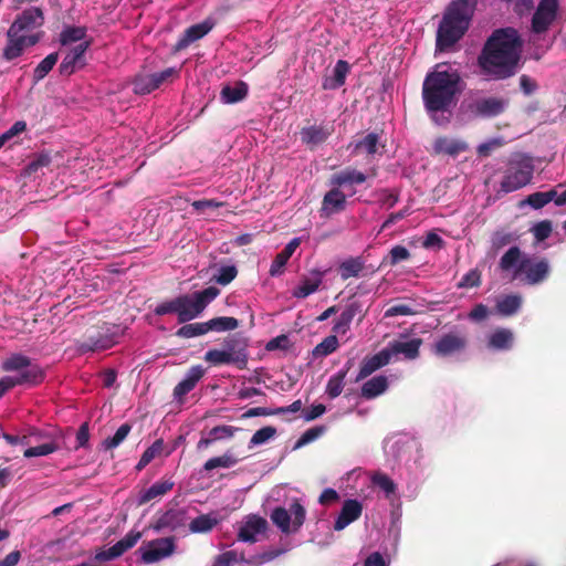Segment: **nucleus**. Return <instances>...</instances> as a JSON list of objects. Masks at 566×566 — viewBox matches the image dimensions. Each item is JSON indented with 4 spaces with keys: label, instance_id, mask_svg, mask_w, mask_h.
Returning a JSON list of instances; mask_svg holds the SVG:
<instances>
[{
    "label": "nucleus",
    "instance_id": "obj_1",
    "mask_svg": "<svg viewBox=\"0 0 566 566\" xmlns=\"http://www.w3.org/2000/svg\"><path fill=\"white\" fill-rule=\"evenodd\" d=\"M523 41L514 28L496 29L488 38L478 57L479 66L495 80L515 75L520 69Z\"/></svg>",
    "mask_w": 566,
    "mask_h": 566
},
{
    "label": "nucleus",
    "instance_id": "obj_2",
    "mask_svg": "<svg viewBox=\"0 0 566 566\" xmlns=\"http://www.w3.org/2000/svg\"><path fill=\"white\" fill-rule=\"evenodd\" d=\"M464 88V82L458 70L447 64H437L427 73L422 83V102L430 115L449 112Z\"/></svg>",
    "mask_w": 566,
    "mask_h": 566
},
{
    "label": "nucleus",
    "instance_id": "obj_3",
    "mask_svg": "<svg viewBox=\"0 0 566 566\" xmlns=\"http://www.w3.org/2000/svg\"><path fill=\"white\" fill-rule=\"evenodd\" d=\"M478 0H453L446 8L437 31L436 48L447 51L469 30Z\"/></svg>",
    "mask_w": 566,
    "mask_h": 566
},
{
    "label": "nucleus",
    "instance_id": "obj_4",
    "mask_svg": "<svg viewBox=\"0 0 566 566\" xmlns=\"http://www.w3.org/2000/svg\"><path fill=\"white\" fill-rule=\"evenodd\" d=\"M478 0H453L446 8L437 31L436 48L447 51L469 30Z\"/></svg>",
    "mask_w": 566,
    "mask_h": 566
},
{
    "label": "nucleus",
    "instance_id": "obj_5",
    "mask_svg": "<svg viewBox=\"0 0 566 566\" xmlns=\"http://www.w3.org/2000/svg\"><path fill=\"white\" fill-rule=\"evenodd\" d=\"M220 293L216 286H209L192 294L180 295L179 323L185 324L197 318Z\"/></svg>",
    "mask_w": 566,
    "mask_h": 566
},
{
    "label": "nucleus",
    "instance_id": "obj_6",
    "mask_svg": "<svg viewBox=\"0 0 566 566\" xmlns=\"http://www.w3.org/2000/svg\"><path fill=\"white\" fill-rule=\"evenodd\" d=\"M509 106V101L500 96H485L465 99L461 109L472 118H493L503 114Z\"/></svg>",
    "mask_w": 566,
    "mask_h": 566
},
{
    "label": "nucleus",
    "instance_id": "obj_7",
    "mask_svg": "<svg viewBox=\"0 0 566 566\" xmlns=\"http://www.w3.org/2000/svg\"><path fill=\"white\" fill-rule=\"evenodd\" d=\"M533 171L531 159L511 160L500 185L501 191L510 193L523 188L532 180Z\"/></svg>",
    "mask_w": 566,
    "mask_h": 566
},
{
    "label": "nucleus",
    "instance_id": "obj_8",
    "mask_svg": "<svg viewBox=\"0 0 566 566\" xmlns=\"http://www.w3.org/2000/svg\"><path fill=\"white\" fill-rule=\"evenodd\" d=\"M551 272L547 259L538 256H524L516 266L513 279H520L527 285H536L544 282Z\"/></svg>",
    "mask_w": 566,
    "mask_h": 566
},
{
    "label": "nucleus",
    "instance_id": "obj_9",
    "mask_svg": "<svg viewBox=\"0 0 566 566\" xmlns=\"http://www.w3.org/2000/svg\"><path fill=\"white\" fill-rule=\"evenodd\" d=\"M468 347V337L460 331H452L439 336L432 344L437 357L447 358L462 354Z\"/></svg>",
    "mask_w": 566,
    "mask_h": 566
},
{
    "label": "nucleus",
    "instance_id": "obj_10",
    "mask_svg": "<svg viewBox=\"0 0 566 566\" xmlns=\"http://www.w3.org/2000/svg\"><path fill=\"white\" fill-rule=\"evenodd\" d=\"M116 344L115 335L108 328L101 327L92 331L78 342L77 349L82 353L105 350Z\"/></svg>",
    "mask_w": 566,
    "mask_h": 566
},
{
    "label": "nucleus",
    "instance_id": "obj_11",
    "mask_svg": "<svg viewBox=\"0 0 566 566\" xmlns=\"http://www.w3.org/2000/svg\"><path fill=\"white\" fill-rule=\"evenodd\" d=\"M558 8V0H541L532 17V30L538 34L546 32L555 21Z\"/></svg>",
    "mask_w": 566,
    "mask_h": 566
},
{
    "label": "nucleus",
    "instance_id": "obj_12",
    "mask_svg": "<svg viewBox=\"0 0 566 566\" xmlns=\"http://www.w3.org/2000/svg\"><path fill=\"white\" fill-rule=\"evenodd\" d=\"M177 74L172 67L153 74H139L133 80V92L138 95L149 94L158 88L164 82Z\"/></svg>",
    "mask_w": 566,
    "mask_h": 566
},
{
    "label": "nucleus",
    "instance_id": "obj_13",
    "mask_svg": "<svg viewBox=\"0 0 566 566\" xmlns=\"http://www.w3.org/2000/svg\"><path fill=\"white\" fill-rule=\"evenodd\" d=\"M44 24V14L41 8L32 7L18 14L9 27L11 34H21L41 28Z\"/></svg>",
    "mask_w": 566,
    "mask_h": 566
},
{
    "label": "nucleus",
    "instance_id": "obj_14",
    "mask_svg": "<svg viewBox=\"0 0 566 566\" xmlns=\"http://www.w3.org/2000/svg\"><path fill=\"white\" fill-rule=\"evenodd\" d=\"M142 533L138 531H130L127 533L122 539H119L117 543H115L113 546H111L107 549H102L97 552L93 560L98 564V566L107 560L115 559L119 556H122L125 552L130 549L136 545V543L140 539Z\"/></svg>",
    "mask_w": 566,
    "mask_h": 566
},
{
    "label": "nucleus",
    "instance_id": "obj_15",
    "mask_svg": "<svg viewBox=\"0 0 566 566\" xmlns=\"http://www.w3.org/2000/svg\"><path fill=\"white\" fill-rule=\"evenodd\" d=\"M248 347V338L239 334L229 335L222 342V350L232 357L233 365L239 369L247 367L249 359Z\"/></svg>",
    "mask_w": 566,
    "mask_h": 566
},
{
    "label": "nucleus",
    "instance_id": "obj_16",
    "mask_svg": "<svg viewBox=\"0 0 566 566\" xmlns=\"http://www.w3.org/2000/svg\"><path fill=\"white\" fill-rule=\"evenodd\" d=\"M333 133L334 126L331 123L314 124L303 127L300 132V138L310 150H314L324 144Z\"/></svg>",
    "mask_w": 566,
    "mask_h": 566
},
{
    "label": "nucleus",
    "instance_id": "obj_17",
    "mask_svg": "<svg viewBox=\"0 0 566 566\" xmlns=\"http://www.w3.org/2000/svg\"><path fill=\"white\" fill-rule=\"evenodd\" d=\"M175 544L171 538H159L149 542L147 548H139L142 560L145 564L156 563L174 553Z\"/></svg>",
    "mask_w": 566,
    "mask_h": 566
},
{
    "label": "nucleus",
    "instance_id": "obj_18",
    "mask_svg": "<svg viewBox=\"0 0 566 566\" xmlns=\"http://www.w3.org/2000/svg\"><path fill=\"white\" fill-rule=\"evenodd\" d=\"M213 27L214 22L211 19H206L200 23L187 28L174 45V52H179L187 49L191 43L207 35L213 29Z\"/></svg>",
    "mask_w": 566,
    "mask_h": 566
},
{
    "label": "nucleus",
    "instance_id": "obj_19",
    "mask_svg": "<svg viewBox=\"0 0 566 566\" xmlns=\"http://www.w3.org/2000/svg\"><path fill=\"white\" fill-rule=\"evenodd\" d=\"M391 359V353L389 349H381L373 356H367L363 359L358 375L355 378V382H359L370 376L379 368L389 364Z\"/></svg>",
    "mask_w": 566,
    "mask_h": 566
},
{
    "label": "nucleus",
    "instance_id": "obj_20",
    "mask_svg": "<svg viewBox=\"0 0 566 566\" xmlns=\"http://www.w3.org/2000/svg\"><path fill=\"white\" fill-rule=\"evenodd\" d=\"M41 382V374L38 369L33 368L23 374L14 376H6L0 379V398L10 389L15 386H35Z\"/></svg>",
    "mask_w": 566,
    "mask_h": 566
},
{
    "label": "nucleus",
    "instance_id": "obj_21",
    "mask_svg": "<svg viewBox=\"0 0 566 566\" xmlns=\"http://www.w3.org/2000/svg\"><path fill=\"white\" fill-rule=\"evenodd\" d=\"M346 196L338 187H333L327 191L322 200L321 217H331L346 209Z\"/></svg>",
    "mask_w": 566,
    "mask_h": 566
},
{
    "label": "nucleus",
    "instance_id": "obj_22",
    "mask_svg": "<svg viewBox=\"0 0 566 566\" xmlns=\"http://www.w3.org/2000/svg\"><path fill=\"white\" fill-rule=\"evenodd\" d=\"M363 513V504L358 500H345L340 509L339 515L334 523V530L339 532L349 524L357 521Z\"/></svg>",
    "mask_w": 566,
    "mask_h": 566
},
{
    "label": "nucleus",
    "instance_id": "obj_23",
    "mask_svg": "<svg viewBox=\"0 0 566 566\" xmlns=\"http://www.w3.org/2000/svg\"><path fill=\"white\" fill-rule=\"evenodd\" d=\"M92 44V40L81 42L76 46L70 50V52L64 56L62 63L60 64V73L62 75H71L74 73L76 65L81 63L84 57L85 52Z\"/></svg>",
    "mask_w": 566,
    "mask_h": 566
},
{
    "label": "nucleus",
    "instance_id": "obj_24",
    "mask_svg": "<svg viewBox=\"0 0 566 566\" xmlns=\"http://www.w3.org/2000/svg\"><path fill=\"white\" fill-rule=\"evenodd\" d=\"M205 368L201 365H195L187 371L186 377L174 388V397L181 400L184 396L190 392L205 375Z\"/></svg>",
    "mask_w": 566,
    "mask_h": 566
},
{
    "label": "nucleus",
    "instance_id": "obj_25",
    "mask_svg": "<svg viewBox=\"0 0 566 566\" xmlns=\"http://www.w3.org/2000/svg\"><path fill=\"white\" fill-rule=\"evenodd\" d=\"M356 315H360V318L364 316L363 305L358 301H353L344 308L336 319L333 326V332L335 334H346Z\"/></svg>",
    "mask_w": 566,
    "mask_h": 566
},
{
    "label": "nucleus",
    "instance_id": "obj_26",
    "mask_svg": "<svg viewBox=\"0 0 566 566\" xmlns=\"http://www.w3.org/2000/svg\"><path fill=\"white\" fill-rule=\"evenodd\" d=\"M266 525V520L252 515L243 525L240 526L238 538L242 542L255 543L256 534L265 531Z\"/></svg>",
    "mask_w": 566,
    "mask_h": 566
},
{
    "label": "nucleus",
    "instance_id": "obj_27",
    "mask_svg": "<svg viewBox=\"0 0 566 566\" xmlns=\"http://www.w3.org/2000/svg\"><path fill=\"white\" fill-rule=\"evenodd\" d=\"M433 151L437 155H449L452 157L468 149V144L460 139L449 138L447 136L438 137L433 142Z\"/></svg>",
    "mask_w": 566,
    "mask_h": 566
},
{
    "label": "nucleus",
    "instance_id": "obj_28",
    "mask_svg": "<svg viewBox=\"0 0 566 566\" xmlns=\"http://www.w3.org/2000/svg\"><path fill=\"white\" fill-rule=\"evenodd\" d=\"M38 369L41 374V382L44 379L43 370L38 366L31 363V359L28 356L22 354H13L2 363V369L4 371H17L19 374H23L30 369Z\"/></svg>",
    "mask_w": 566,
    "mask_h": 566
},
{
    "label": "nucleus",
    "instance_id": "obj_29",
    "mask_svg": "<svg viewBox=\"0 0 566 566\" xmlns=\"http://www.w3.org/2000/svg\"><path fill=\"white\" fill-rule=\"evenodd\" d=\"M422 344L420 338H411L409 340H394L389 343V346L386 349L392 355H403L407 359H415L419 356V349Z\"/></svg>",
    "mask_w": 566,
    "mask_h": 566
},
{
    "label": "nucleus",
    "instance_id": "obj_30",
    "mask_svg": "<svg viewBox=\"0 0 566 566\" xmlns=\"http://www.w3.org/2000/svg\"><path fill=\"white\" fill-rule=\"evenodd\" d=\"M11 31H7L6 33V45L2 50L1 57L6 62H12L20 56L23 55L25 48L23 45V40L20 38V34H11Z\"/></svg>",
    "mask_w": 566,
    "mask_h": 566
},
{
    "label": "nucleus",
    "instance_id": "obj_31",
    "mask_svg": "<svg viewBox=\"0 0 566 566\" xmlns=\"http://www.w3.org/2000/svg\"><path fill=\"white\" fill-rule=\"evenodd\" d=\"M349 64L345 60H338L333 69V75L326 76L323 81L324 90H336L345 84L349 72Z\"/></svg>",
    "mask_w": 566,
    "mask_h": 566
},
{
    "label": "nucleus",
    "instance_id": "obj_32",
    "mask_svg": "<svg viewBox=\"0 0 566 566\" xmlns=\"http://www.w3.org/2000/svg\"><path fill=\"white\" fill-rule=\"evenodd\" d=\"M388 385V378L386 376H375L363 384L360 396L367 400L374 399L384 394Z\"/></svg>",
    "mask_w": 566,
    "mask_h": 566
},
{
    "label": "nucleus",
    "instance_id": "obj_33",
    "mask_svg": "<svg viewBox=\"0 0 566 566\" xmlns=\"http://www.w3.org/2000/svg\"><path fill=\"white\" fill-rule=\"evenodd\" d=\"M367 176L354 168H346L332 176L331 184L335 187H342L345 185H359L365 182Z\"/></svg>",
    "mask_w": 566,
    "mask_h": 566
},
{
    "label": "nucleus",
    "instance_id": "obj_34",
    "mask_svg": "<svg viewBox=\"0 0 566 566\" xmlns=\"http://www.w3.org/2000/svg\"><path fill=\"white\" fill-rule=\"evenodd\" d=\"M248 95V85L239 81L234 86L224 85L220 92V99L223 104H234L243 101Z\"/></svg>",
    "mask_w": 566,
    "mask_h": 566
},
{
    "label": "nucleus",
    "instance_id": "obj_35",
    "mask_svg": "<svg viewBox=\"0 0 566 566\" xmlns=\"http://www.w3.org/2000/svg\"><path fill=\"white\" fill-rule=\"evenodd\" d=\"M513 333L507 328H497L490 336L488 346L496 350H507L513 344Z\"/></svg>",
    "mask_w": 566,
    "mask_h": 566
},
{
    "label": "nucleus",
    "instance_id": "obj_36",
    "mask_svg": "<svg viewBox=\"0 0 566 566\" xmlns=\"http://www.w3.org/2000/svg\"><path fill=\"white\" fill-rule=\"evenodd\" d=\"M174 488V482L169 480L165 481H157L155 482L150 488H148L146 491H144L139 497V505L146 504L150 502L151 500L161 496L169 492Z\"/></svg>",
    "mask_w": 566,
    "mask_h": 566
},
{
    "label": "nucleus",
    "instance_id": "obj_37",
    "mask_svg": "<svg viewBox=\"0 0 566 566\" xmlns=\"http://www.w3.org/2000/svg\"><path fill=\"white\" fill-rule=\"evenodd\" d=\"M379 134L376 132H371L355 144V151H361L367 154L368 156H373L379 153ZM381 148H385V145H381Z\"/></svg>",
    "mask_w": 566,
    "mask_h": 566
},
{
    "label": "nucleus",
    "instance_id": "obj_38",
    "mask_svg": "<svg viewBox=\"0 0 566 566\" xmlns=\"http://www.w3.org/2000/svg\"><path fill=\"white\" fill-rule=\"evenodd\" d=\"M350 368V361H347L346 367L338 370L335 375H333L326 386V394L329 398L334 399L338 397L344 388V381L347 376V373Z\"/></svg>",
    "mask_w": 566,
    "mask_h": 566
},
{
    "label": "nucleus",
    "instance_id": "obj_39",
    "mask_svg": "<svg viewBox=\"0 0 566 566\" xmlns=\"http://www.w3.org/2000/svg\"><path fill=\"white\" fill-rule=\"evenodd\" d=\"M522 306V297L516 294L505 295L496 302V311L502 316H512Z\"/></svg>",
    "mask_w": 566,
    "mask_h": 566
},
{
    "label": "nucleus",
    "instance_id": "obj_40",
    "mask_svg": "<svg viewBox=\"0 0 566 566\" xmlns=\"http://www.w3.org/2000/svg\"><path fill=\"white\" fill-rule=\"evenodd\" d=\"M364 268V260L360 256L349 258L339 264V275L343 281L349 277H357Z\"/></svg>",
    "mask_w": 566,
    "mask_h": 566
},
{
    "label": "nucleus",
    "instance_id": "obj_41",
    "mask_svg": "<svg viewBox=\"0 0 566 566\" xmlns=\"http://www.w3.org/2000/svg\"><path fill=\"white\" fill-rule=\"evenodd\" d=\"M207 323L208 333L209 332H228L233 331L239 327V321L235 317L230 316H218L213 317Z\"/></svg>",
    "mask_w": 566,
    "mask_h": 566
},
{
    "label": "nucleus",
    "instance_id": "obj_42",
    "mask_svg": "<svg viewBox=\"0 0 566 566\" xmlns=\"http://www.w3.org/2000/svg\"><path fill=\"white\" fill-rule=\"evenodd\" d=\"M522 259L521 249L517 245L511 247L500 259L499 268L504 272H514Z\"/></svg>",
    "mask_w": 566,
    "mask_h": 566
},
{
    "label": "nucleus",
    "instance_id": "obj_43",
    "mask_svg": "<svg viewBox=\"0 0 566 566\" xmlns=\"http://www.w3.org/2000/svg\"><path fill=\"white\" fill-rule=\"evenodd\" d=\"M272 523L280 528L284 534H289L292 531L291 515L289 511L283 506H276L273 509L271 515Z\"/></svg>",
    "mask_w": 566,
    "mask_h": 566
},
{
    "label": "nucleus",
    "instance_id": "obj_44",
    "mask_svg": "<svg viewBox=\"0 0 566 566\" xmlns=\"http://www.w3.org/2000/svg\"><path fill=\"white\" fill-rule=\"evenodd\" d=\"M59 60L57 52L50 53L46 55L34 69L33 71V81L35 83L42 81L54 67Z\"/></svg>",
    "mask_w": 566,
    "mask_h": 566
},
{
    "label": "nucleus",
    "instance_id": "obj_45",
    "mask_svg": "<svg viewBox=\"0 0 566 566\" xmlns=\"http://www.w3.org/2000/svg\"><path fill=\"white\" fill-rule=\"evenodd\" d=\"M208 333L206 322L189 323L177 329L176 336L180 338H192Z\"/></svg>",
    "mask_w": 566,
    "mask_h": 566
},
{
    "label": "nucleus",
    "instance_id": "obj_46",
    "mask_svg": "<svg viewBox=\"0 0 566 566\" xmlns=\"http://www.w3.org/2000/svg\"><path fill=\"white\" fill-rule=\"evenodd\" d=\"M289 513L291 515V524H292V531L297 532L304 524L306 518V510L305 507L300 503L297 499H295L292 504L290 505Z\"/></svg>",
    "mask_w": 566,
    "mask_h": 566
},
{
    "label": "nucleus",
    "instance_id": "obj_47",
    "mask_svg": "<svg viewBox=\"0 0 566 566\" xmlns=\"http://www.w3.org/2000/svg\"><path fill=\"white\" fill-rule=\"evenodd\" d=\"M87 29L85 27H66L60 34L62 45L82 41L86 38Z\"/></svg>",
    "mask_w": 566,
    "mask_h": 566
},
{
    "label": "nucleus",
    "instance_id": "obj_48",
    "mask_svg": "<svg viewBox=\"0 0 566 566\" xmlns=\"http://www.w3.org/2000/svg\"><path fill=\"white\" fill-rule=\"evenodd\" d=\"M322 283V280L319 277L311 280V279H304L302 280L301 284L295 287L292 292V295L296 298H305L308 295L316 292Z\"/></svg>",
    "mask_w": 566,
    "mask_h": 566
},
{
    "label": "nucleus",
    "instance_id": "obj_49",
    "mask_svg": "<svg viewBox=\"0 0 566 566\" xmlns=\"http://www.w3.org/2000/svg\"><path fill=\"white\" fill-rule=\"evenodd\" d=\"M163 449H164V442L163 440H156L149 448H147L137 465H136V469L138 471L143 470L146 465H148L157 455H159L161 452H163Z\"/></svg>",
    "mask_w": 566,
    "mask_h": 566
},
{
    "label": "nucleus",
    "instance_id": "obj_50",
    "mask_svg": "<svg viewBox=\"0 0 566 566\" xmlns=\"http://www.w3.org/2000/svg\"><path fill=\"white\" fill-rule=\"evenodd\" d=\"M217 523V518L202 514L190 522L189 528L193 533H206L211 531Z\"/></svg>",
    "mask_w": 566,
    "mask_h": 566
},
{
    "label": "nucleus",
    "instance_id": "obj_51",
    "mask_svg": "<svg viewBox=\"0 0 566 566\" xmlns=\"http://www.w3.org/2000/svg\"><path fill=\"white\" fill-rule=\"evenodd\" d=\"M203 359L209 363L211 366H223V365H233V359L226 352L218 348L209 349Z\"/></svg>",
    "mask_w": 566,
    "mask_h": 566
},
{
    "label": "nucleus",
    "instance_id": "obj_52",
    "mask_svg": "<svg viewBox=\"0 0 566 566\" xmlns=\"http://www.w3.org/2000/svg\"><path fill=\"white\" fill-rule=\"evenodd\" d=\"M132 430V426L129 423H123L115 434L111 438H107L103 441V447L105 450H112L118 447L128 436Z\"/></svg>",
    "mask_w": 566,
    "mask_h": 566
},
{
    "label": "nucleus",
    "instance_id": "obj_53",
    "mask_svg": "<svg viewBox=\"0 0 566 566\" xmlns=\"http://www.w3.org/2000/svg\"><path fill=\"white\" fill-rule=\"evenodd\" d=\"M237 462L238 460L233 455L224 453L220 457H214L206 461L203 469L206 471H211L217 468H231L237 464Z\"/></svg>",
    "mask_w": 566,
    "mask_h": 566
},
{
    "label": "nucleus",
    "instance_id": "obj_54",
    "mask_svg": "<svg viewBox=\"0 0 566 566\" xmlns=\"http://www.w3.org/2000/svg\"><path fill=\"white\" fill-rule=\"evenodd\" d=\"M180 307L181 306H180V295H179L172 300L165 301V302H161L160 304H158L155 307L154 313L157 316H164L167 314H177V318L179 319Z\"/></svg>",
    "mask_w": 566,
    "mask_h": 566
},
{
    "label": "nucleus",
    "instance_id": "obj_55",
    "mask_svg": "<svg viewBox=\"0 0 566 566\" xmlns=\"http://www.w3.org/2000/svg\"><path fill=\"white\" fill-rule=\"evenodd\" d=\"M337 348L338 339L336 335H329L315 346L313 354L315 356H327L334 353Z\"/></svg>",
    "mask_w": 566,
    "mask_h": 566
},
{
    "label": "nucleus",
    "instance_id": "obj_56",
    "mask_svg": "<svg viewBox=\"0 0 566 566\" xmlns=\"http://www.w3.org/2000/svg\"><path fill=\"white\" fill-rule=\"evenodd\" d=\"M409 258L410 252L407 248L403 245H395L390 249L388 256L384 260V263L388 262L389 265L394 266L401 261L408 260Z\"/></svg>",
    "mask_w": 566,
    "mask_h": 566
},
{
    "label": "nucleus",
    "instance_id": "obj_57",
    "mask_svg": "<svg viewBox=\"0 0 566 566\" xmlns=\"http://www.w3.org/2000/svg\"><path fill=\"white\" fill-rule=\"evenodd\" d=\"M56 450H59V446L54 442H49V443H43V444H40L36 447L28 448L24 451L23 455L25 458L43 457V455L51 454V453L55 452Z\"/></svg>",
    "mask_w": 566,
    "mask_h": 566
},
{
    "label": "nucleus",
    "instance_id": "obj_58",
    "mask_svg": "<svg viewBox=\"0 0 566 566\" xmlns=\"http://www.w3.org/2000/svg\"><path fill=\"white\" fill-rule=\"evenodd\" d=\"M25 130L27 123L24 120H17L8 130L0 135V148Z\"/></svg>",
    "mask_w": 566,
    "mask_h": 566
},
{
    "label": "nucleus",
    "instance_id": "obj_59",
    "mask_svg": "<svg viewBox=\"0 0 566 566\" xmlns=\"http://www.w3.org/2000/svg\"><path fill=\"white\" fill-rule=\"evenodd\" d=\"M371 481L375 485L380 488L387 495H390L396 491L395 482L385 473H375L371 478Z\"/></svg>",
    "mask_w": 566,
    "mask_h": 566
},
{
    "label": "nucleus",
    "instance_id": "obj_60",
    "mask_svg": "<svg viewBox=\"0 0 566 566\" xmlns=\"http://www.w3.org/2000/svg\"><path fill=\"white\" fill-rule=\"evenodd\" d=\"M552 231L553 224L551 220L539 221L532 228V232L537 242H542L548 239L552 234Z\"/></svg>",
    "mask_w": 566,
    "mask_h": 566
},
{
    "label": "nucleus",
    "instance_id": "obj_61",
    "mask_svg": "<svg viewBox=\"0 0 566 566\" xmlns=\"http://www.w3.org/2000/svg\"><path fill=\"white\" fill-rule=\"evenodd\" d=\"M275 434H276V429L274 427H271V426L263 427L254 432V434L250 439V446L263 444L268 440L272 439Z\"/></svg>",
    "mask_w": 566,
    "mask_h": 566
},
{
    "label": "nucleus",
    "instance_id": "obj_62",
    "mask_svg": "<svg viewBox=\"0 0 566 566\" xmlns=\"http://www.w3.org/2000/svg\"><path fill=\"white\" fill-rule=\"evenodd\" d=\"M325 431L324 426H316L313 428L307 429L297 440L295 448H301L303 446H306L314 440H316L318 437H321Z\"/></svg>",
    "mask_w": 566,
    "mask_h": 566
},
{
    "label": "nucleus",
    "instance_id": "obj_63",
    "mask_svg": "<svg viewBox=\"0 0 566 566\" xmlns=\"http://www.w3.org/2000/svg\"><path fill=\"white\" fill-rule=\"evenodd\" d=\"M515 239H516L515 235L511 232H506L503 230L496 231L493 233L492 239H491L492 248L495 251H497V250L504 248L505 245L510 244L511 242H513Z\"/></svg>",
    "mask_w": 566,
    "mask_h": 566
},
{
    "label": "nucleus",
    "instance_id": "obj_64",
    "mask_svg": "<svg viewBox=\"0 0 566 566\" xmlns=\"http://www.w3.org/2000/svg\"><path fill=\"white\" fill-rule=\"evenodd\" d=\"M238 274V270L234 265H226L219 269V273L214 276V280L220 285H228L232 282Z\"/></svg>",
    "mask_w": 566,
    "mask_h": 566
}]
</instances>
